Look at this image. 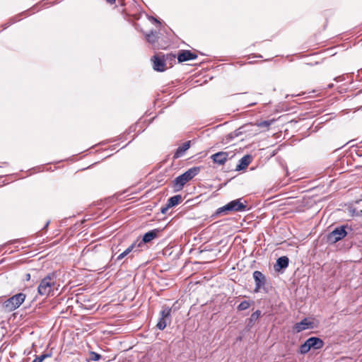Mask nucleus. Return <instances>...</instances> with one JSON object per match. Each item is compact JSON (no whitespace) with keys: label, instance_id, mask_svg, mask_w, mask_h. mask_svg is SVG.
I'll use <instances>...</instances> for the list:
<instances>
[{"label":"nucleus","instance_id":"obj_10","mask_svg":"<svg viewBox=\"0 0 362 362\" xmlns=\"http://www.w3.org/2000/svg\"><path fill=\"white\" fill-rule=\"evenodd\" d=\"M197 55L196 54L192 53L190 50H182L177 55V61L178 62H184L186 61L195 59H197Z\"/></svg>","mask_w":362,"mask_h":362},{"label":"nucleus","instance_id":"obj_26","mask_svg":"<svg viewBox=\"0 0 362 362\" xmlns=\"http://www.w3.org/2000/svg\"><path fill=\"white\" fill-rule=\"evenodd\" d=\"M48 356V354H42L40 356H36L35 358L32 362H42L43 360Z\"/></svg>","mask_w":362,"mask_h":362},{"label":"nucleus","instance_id":"obj_35","mask_svg":"<svg viewBox=\"0 0 362 362\" xmlns=\"http://www.w3.org/2000/svg\"><path fill=\"white\" fill-rule=\"evenodd\" d=\"M332 86H333L332 84H329V85H328V88H331L332 87Z\"/></svg>","mask_w":362,"mask_h":362},{"label":"nucleus","instance_id":"obj_6","mask_svg":"<svg viewBox=\"0 0 362 362\" xmlns=\"http://www.w3.org/2000/svg\"><path fill=\"white\" fill-rule=\"evenodd\" d=\"M345 228V226H341L335 228L332 232H330L328 234L327 240L329 243H335L337 241L343 239L347 235Z\"/></svg>","mask_w":362,"mask_h":362},{"label":"nucleus","instance_id":"obj_14","mask_svg":"<svg viewBox=\"0 0 362 362\" xmlns=\"http://www.w3.org/2000/svg\"><path fill=\"white\" fill-rule=\"evenodd\" d=\"M311 322L308 320L307 318H304L300 322H298L294 326V329L296 332H300L309 327Z\"/></svg>","mask_w":362,"mask_h":362},{"label":"nucleus","instance_id":"obj_15","mask_svg":"<svg viewBox=\"0 0 362 362\" xmlns=\"http://www.w3.org/2000/svg\"><path fill=\"white\" fill-rule=\"evenodd\" d=\"M190 147V141L185 142L182 146H179L175 153L174 158H177L182 156L185 152Z\"/></svg>","mask_w":362,"mask_h":362},{"label":"nucleus","instance_id":"obj_16","mask_svg":"<svg viewBox=\"0 0 362 362\" xmlns=\"http://www.w3.org/2000/svg\"><path fill=\"white\" fill-rule=\"evenodd\" d=\"M182 197L180 194H177L171 197L168 200V206L173 207L181 202Z\"/></svg>","mask_w":362,"mask_h":362},{"label":"nucleus","instance_id":"obj_1","mask_svg":"<svg viewBox=\"0 0 362 362\" xmlns=\"http://www.w3.org/2000/svg\"><path fill=\"white\" fill-rule=\"evenodd\" d=\"M54 289L57 290V275L52 272L45 276L40 282L37 292L42 296H53Z\"/></svg>","mask_w":362,"mask_h":362},{"label":"nucleus","instance_id":"obj_33","mask_svg":"<svg viewBox=\"0 0 362 362\" xmlns=\"http://www.w3.org/2000/svg\"><path fill=\"white\" fill-rule=\"evenodd\" d=\"M256 104V103H252L248 105V106H252V105H255Z\"/></svg>","mask_w":362,"mask_h":362},{"label":"nucleus","instance_id":"obj_20","mask_svg":"<svg viewBox=\"0 0 362 362\" xmlns=\"http://www.w3.org/2000/svg\"><path fill=\"white\" fill-rule=\"evenodd\" d=\"M311 349V346L309 344V342L308 341V340H306L303 344H301L299 347V350H298V352L300 354H307L310 350Z\"/></svg>","mask_w":362,"mask_h":362},{"label":"nucleus","instance_id":"obj_22","mask_svg":"<svg viewBox=\"0 0 362 362\" xmlns=\"http://www.w3.org/2000/svg\"><path fill=\"white\" fill-rule=\"evenodd\" d=\"M273 120H264L257 122L256 124L259 127L268 129L269 127L273 123Z\"/></svg>","mask_w":362,"mask_h":362},{"label":"nucleus","instance_id":"obj_9","mask_svg":"<svg viewBox=\"0 0 362 362\" xmlns=\"http://www.w3.org/2000/svg\"><path fill=\"white\" fill-rule=\"evenodd\" d=\"M229 153L225 151H220L211 156V159L214 163L223 165L228 158Z\"/></svg>","mask_w":362,"mask_h":362},{"label":"nucleus","instance_id":"obj_30","mask_svg":"<svg viewBox=\"0 0 362 362\" xmlns=\"http://www.w3.org/2000/svg\"><path fill=\"white\" fill-rule=\"evenodd\" d=\"M25 279L26 281H29L30 279V274H26Z\"/></svg>","mask_w":362,"mask_h":362},{"label":"nucleus","instance_id":"obj_13","mask_svg":"<svg viewBox=\"0 0 362 362\" xmlns=\"http://www.w3.org/2000/svg\"><path fill=\"white\" fill-rule=\"evenodd\" d=\"M289 259L286 256H282L277 259L274 266L276 271L286 269L288 266Z\"/></svg>","mask_w":362,"mask_h":362},{"label":"nucleus","instance_id":"obj_34","mask_svg":"<svg viewBox=\"0 0 362 362\" xmlns=\"http://www.w3.org/2000/svg\"><path fill=\"white\" fill-rule=\"evenodd\" d=\"M49 223V221H47V223L45 226V228H47L48 226Z\"/></svg>","mask_w":362,"mask_h":362},{"label":"nucleus","instance_id":"obj_21","mask_svg":"<svg viewBox=\"0 0 362 362\" xmlns=\"http://www.w3.org/2000/svg\"><path fill=\"white\" fill-rule=\"evenodd\" d=\"M261 315V311L257 310L255 312H254L250 317L249 318V323L248 325L250 326H252L253 324L259 319V317Z\"/></svg>","mask_w":362,"mask_h":362},{"label":"nucleus","instance_id":"obj_2","mask_svg":"<svg viewBox=\"0 0 362 362\" xmlns=\"http://www.w3.org/2000/svg\"><path fill=\"white\" fill-rule=\"evenodd\" d=\"M200 169V167H192L177 177L173 181L175 191L181 190L187 182L193 179L199 173Z\"/></svg>","mask_w":362,"mask_h":362},{"label":"nucleus","instance_id":"obj_7","mask_svg":"<svg viewBox=\"0 0 362 362\" xmlns=\"http://www.w3.org/2000/svg\"><path fill=\"white\" fill-rule=\"evenodd\" d=\"M253 278L255 282V292H259L266 284L265 276L259 271H255L253 272Z\"/></svg>","mask_w":362,"mask_h":362},{"label":"nucleus","instance_id":"obj_29","mask_svg":"<svg viewBox=\"0 0 362 362\" xmlns=\"http://www.w3.org/2000/svg\"><path fill=\"white\" fill-rule=\"evenodd\" d=\"M11 23H6V24L3 25H2V26H3V28H4V29H6V28H8V26H10V25H11Z\"/></svg>","mask_w":362,"mask_h":362},{"label":"nucleus","instance_id":"obj_11","mask_svg":"<svg viewBox=\"0 0 362 362\" xmlns=\"http://www.w3.org/2000/svg\"><path fill=\"white\" fill-rule=\"evenodd\" d=\"M252 160V156L247 154L244 156L239 160V163L236 165L235 170L240 171L245 169Z\"/></svg>","mask_w":362,"mask_h":362},{"label":"nucleus","instance_id":"obj_4","mask_svg":"<svg viewBox=\"0 0 362 362\" xmlns=\"http://www.w3.org/2000/svg\"><path fill=\"white\" fill-rule=\"evenodd\" d=\"M242 199L233 200L216 210L217 215L221 214H227L229 211H244L247 205L241 202Z\"/></svg>","mask_w":362,"mask_h":362},{"label":"nucleus","instance_id":"obj_3","mask_svg":"<svg viewBox=\"0 0 362 362\" xmlns=\"http://www.w3.org/2000/svg\"><path fill=\"white\" fill-rule=\"evenodd\" d=\"M25 295L23 293H18L12 297L6 299L2 305L5 312H12L19 308L25 301Z\"/></svg>","mask_w":362,"mask_h":362},{"label":"nucleus","instance_id":"obj_12","mask_svg":"<svg viewBox=\"0 0 362 362\" xmlns=\"http://www.w3.org/2000/svg\"><path fill=\"white\" fill-rule=\"evenodd\" d=\"M307 340L309 342L311 349H320L324 346V341L319 337H312L308 338Z\"/></svg>","mask_w":362,"mask_h":362},{"label":"nucleus","instance_id":"obj_17","mask_svg":"<svg viewBox=\"0 0 362 362\" xmlns=\"http://www.w3.org/2000/svg\"><path fill=\"white\" fill-rule=\"evenodd\" d=\"M171 308L169 307H165L160 313V317L163 319H166L169 322L170 321V315H171Z\"/></svg>","mask_w":362,"mask_h":362},{"label":"nucleus","instance_id":"obj_31","mask_svg":"<svg viewBox=\"0 0 362 362\" xmlns=\"http://www.w3.org/2000/svg\"><path fill=\"white\" fill-rule=\"evenodd\" d=\"M106 1L110 4H113L115 2V0H106Z\"/></svg>","mask_w":362,"mask_h":362},{"label":"nucleus","instance_id":"obj_19","mask_svg":"<svg viewBox=\"0 0 362 362\" xmlns=\"http://www.w3.org/2000/svg\"><path fill=\"white\" fill-rule=\"evenodd\" d=\"M146 38L149 43H155L158 39L157 32L153 30L151 31L149 33H147L146 35Z\"/></svg>","mask_w":362,"mask_h":362},{"label":"nucleus","instance_id":"obj_23","mask_svg":"<svg viewBox=\"0 0 362 362\" xmlns=\"http://www.w3.org/2000/svg\"><path fill=\"white\" fill-rule=\"evenodd\" d=\"M167 321L168 320L160 317L156 325L158 329H159L160 330H163L167 326Z\"/></svg>","mask_w":362,"mask_h":362},{"label":"nucleus","instance_id":"obj_27","mask_svg":"<svg viewBox=\"0 0 362 362\" xmlns=\"http://www.w3.org/2000/svg\"><path fill=\"white\" fill-rule=\"evenodd\" d=\"M170 208H171V207H170V206H168V204H166V206H163V207H162V208L160 209V212H161L163 214H165L168 211V210Z\"/></svg>","mask_w":362,"mask_h":362},{"label":"nucleus","instance_id":"obj_25","mask_svg":"<svg viewBox=\"0 0 362 362\" xmlns=\"http://www.w3.org/2000/svg\"><path fill=\"white\" fill-rule=\"evenodd\" d=\"M90 358L93 361H98L101 358L100 354L95 353L94 351H91L90 353Z\"/></svg>","mask_w":362,"mask_h":362},{"label":"nucleus","instance_id":"obj_28","mask_svg":"<svg viewBox=\"0 0 362 362\" xmlns=\"http://www.w3.org/2000/svg\"><path fill=\"white\" fill-rule=\"evenodd\" d=\"M127 255L124 253V252H122L121 254H119L117 258H116V260L117 261H119L121 259H122L124 257H125Z\"/></svg>","mask_w":362,"mask_h":362},{"label":"nucleus","instance_id":"obj_5","mask_svg":"<svg viewBox=\"0 0 362 362\" xmlns=\"http://www.w3.org/2000/svg\"><path fill=\"white\" fill-rule=\"evenodd\" d=\"M175 54H166V55H159L156 54L151 58V61L153 62V68L156 71H164L166 69V61L168 59L175 60Z\"/></svg>","mask_w":362,"mask_h":362},{"label":"nucleus","instance_id":"obj_24","mask_svg":"<svg viewBox=\"0 0 362 362\" xmlns=\"http://www.w3.org/2000/svg\"><path fill=\"white\" fill-rule=\"evenodd\" d=\"M251 303L250 301H247V300H244L243 302H241L238 306V310H247V308H250Z\"/></svg>","mask_w":362,"mask_h":362},{"label":"nucleus","instance_id":"obj_32","mask_svg":"<svg viewBox=\"0 0 362 362\" xmlns=\"http://www.w3.org/2000/svg\"><path fill=\"white\" fill-rule=\"evenodd\" d=\"M151 19H152L153 21L156 22V23H160L157 19H156V18H153V17H151Z\"/></svg>","mask_w":362,"mask_h":362},{"label":"nucleus","instance_id":"obj_8","mask_svg":"<svg viewBox=\"0 0 362 362\" xmlns=\"http://www.w3.org/2000/svg\"><path fill=\"white\" fill-rule=\"evenodd\" d=\"M160 231V229L156 228L146 233L143 236L142 240L138 243L137 247H141L144 243H149L157 238Z\"/></svg>","mask_w":362,"mask_h":362},{"label":"nucleus","instance_id":"obj_18","mask_svg":"<svg viewBox=\"0 0 362 362\" xmlns=\"http://www.w3.org/2000/svg\"><path fill=\"white\" fill-rule=\"evenodd\" d=\"M138 241L134 242L131 244L123 252L127 256L132 252H138L139 251L140 247H137Z\"/></svg>","mask_w":362,"mask_h":362}]
</instances>
